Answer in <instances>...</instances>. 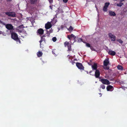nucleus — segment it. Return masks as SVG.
Masks as SVG:
<instances>
[{"label": "nucleus", "mask_w": 127, "mask_h": 127, "mask_svg": "<svg viewBox=\"0 0 127 127\" xmlns=\"http://www.w3.org/2000/svg\"><path fill=\"white\" fill-rule=\"evenodd\" d=\"M11 37L12 38L17 42L20 43L21 41L18 38L17 34L15 32H13L11 33Z\"/></svg>", "instance_id": "obj_1"}, {"label": "nucleus", "mask_w": 127, "mask_h": 127, "mask_svg": "<svg viewBox=\"0 0 127 127\" xmlns=\"http://www.w3.org/2000/svg\"><path fill=\"white\" fill-rule=\"evenodd\" d=\"M99 81H101L103 84L108 85L110 84V83L109 81L106 79H99Z\"/></svg>", "instance_id": "obj_2"}, {"label": "nucleus", "mask_w": 127, "mask_h": 127, "mask_svg": "<svg viewBox=\"0 0 127 127\" xmlns=\"http://www.w3.org/2000/svg\"><path fill=\"white\" fill-rule=\"evenodd\" d=\"M109 37L111 38V41H115L116 40V36L114 35L113 34L111 33L108 34Z\"/></svg>", "instance_id": "obj_3"}, {"label": "nucleus", "mask_w": 127, "mask_h": 127, "mask_svg": "<svg viewBox=\"0 0 127 127\" xmlns=\"http://www.w3.org/2000/svg\"><path fill=\"white\" fill-rule=\"evenodd\" d=\"M76 66L79 69L84 70V67L83 65L82 64L80 63L77 62L76 64Z\"/></svg>", "instance_id": "obj_4"}, {"label": "nucleus", "mask_w": 127, "mask_h": 127, "mask_svg": "<svg viewBox=\"0 0 127 127\" xmlns=\"http://www.w3.org/2000/svg\"><path fill=\"white\" fill-rule=\"evenodd\" d=\"M6 15L9 16L14 17L16 16V14L15 12H7L5 13Z\"/></svg>", "instance_id": "obj_5"}, {"label": "nucleus", "mask_w": 127, "mask_h": 127, "mask_svg": "<svg viewBox=\"0 0 127 127\" xmlns=\"http://www.w3.org/2000/svg\"><path fill=\"white\" fill-rule=\"evenodd\" d=\"M52 25L50 22H48L45 24V28L46 29H48L52 27Z\"/></svg>", "instance_id": "obj_6"}, {"label": "nucleus", "mask_w": 127, "mask_h": 127, "mask_svg": "<svg viewBox=\"0 0 127 127\" xmlns=\"http://www.w3.org/2000/svg\"><path fill=\"white\" fill-rule=\"evenodd\" d=\"M6 28L8 30H12L13 29V26L10 24H7L6 26Z\"/></svg>", "instance_id": "obj_7"}, {"label": "nucleus", "mask_w": 127, "mask_h": 127, "mask_svg": "<svg viewBox=\"0 0 127 127\" xmlns=\"http://www.w3.org/2000/svg\"><path fill=\"white\" fill-rule=\"evenodd\" d=\"M100 75L99 71L98 70H96L95 73V77L97 78L99 77Z\"/></svg>", "instance_id": "obj_8"}, {"label": "nucleus", "mask_w": 127, "mask_h": 127, "mask_svg": "<svg viewBox=\"0 0 127 127\" xmlns=\"http://www.w3.org/2000/svg\"><path fill=\"white\" fill-rule=\"evenodd\" d=\"M44 32V30L40 28L37 30V33L38 34L41 35L43 34Z\"/></svg>", "instance_id": "obj_9"}, {"label": "nucleus", "mask_w": 127, "mask_h": 127, "mask_svg": "<svg viewBox=\"0 0 127 127\" xmlns=\"http://www.w3.org/2000/svg\"><path fill=\"white\" fill-rule=\"evenodd\" d=\"M106 89L108 91H112L113 90L114 88L112 86L110 85H109L107 87Z\"/></svg>", "instance_id": "obj_10"}, {"label": "nucleus", "mask_w": 127, "mask_h": 127, "mask_svg": "<svg viewBox=\"0 0 127 127\" xmlns=\"http://www.w3.org/2000/svg\"><path fill=\"white\" fill-rule=\"evenodd\" d=\"M109 64L108 59H106L104 61L103 65L105 66H107Z\"/></svg>", "instance_id": "obj_11"}, {"label": "nucleus", "mask_w": 127, "mask_h": 127, "mask_svg": "<svg viewBox=\"0 0 127 127\" xmlns=\"http://www.w3.org/2000/svg\"><path fill=\"white\" fill-rule=\"evenodd\" d=\"M92 67L93 70H97V65L96 63H94L93 65L92 66Z\"/></svg>", "instance_id": "obj_12"}, {"label": "nucleus", "mask_w": 127, "mask_h": 127, "mask_svg": "<svg viewBox=\"0 0 127 127\" xmlns=\"http://www.w3.org/2000/svg\"><path fill=\"white\" fill-rule=\"evenodd\" d=\"M108 52L109 54L112 56L115 55L116 53L115 51H110V50H109Z\"/></svg>", "instance_id": "obj_13"}, {"label": "nucleus", "mask_w": 127, "mask_h": 127, "mask_svg": "<svg viewBox=\"0 0 127 127\" xmlns=\"http://www.w3.org/2000/svg\"><path fill=\"white\" fill-rule=\"evenodd\" d=\"M109 15L111 16H114L116 15V14L114 12L111 11H109Z\"/></svg>", "instance_id": "obj_14"}, {"label": "nucleus", "mask_w": 127, "mask_h": 127, "mask_svg": "<svg viewBox=\"0 0 127 127\" xmlns=\"http://www.w3.org/2000/svg\"><path fill=\"white\" fill-rule=\"evenodd\" d=\"M43 53L41 51H39L37 53V55L39 57H41Z\"/></svg>", "instance_id": "obj_15"}, {"label": "nucleus", "mask_w": 127, "mask_h": 127, "mask_svg": "<svg viewBox=\"0 0 127 127\" xmlns=\"http://www.w3.org/2000/svg\"><path fill=\"white\" fill-rule=\"evenodd\" d=\"M45 41V39L44 37H41V39L39 41V42L40 43V46L41 45V43L42 41Z\"/></svg>", "instance_id": "obj_16"}, {"label": "nucleus", "mask_w": 127, "mask_h": 127, "mask_svg": "<svg viewBox=\"0 0 127 127\" xmlns=\"http://www.w3.org/2000/svg\"><path fill=\"white\" fill-rule=\"evenodd\" d=\"M117 68L119 70H123V66L120 65H118Z\"/></svg>", "instance_id": "obj_17"}, {"label": "nucleus", "mask_w": 127, "mask_h": 127, "mask_svg": "<svg viewBox=\"0 0 127 127\" xmlns=\"http://www.w3.org/2000/svg\"><path fill=\"white\" fill-rule=\"evenodd\" d=\"M71 45L70 44L67 46L68 50L67 51H72V49L71 48Z\"/></svg>", "instance_id": "obj_18"}, {"label": "nucleus", "mask_w": 127, "mask_h": 127, "mask_svg": "<svg viewBox=\"0 0 127 127\" xmlns=\"http://www.w3.org/2000/svg\"><path fill=\"white\" fill-rule=\"evenodd\" d=\"M37 0H30L31 3L32 4H34L36 2Z\"/></svg>", "instance_id": "obj_19"}, {"label": "nucleus", "mask_w": 127, "mask_h": 127, "mask_svg": "<svg viewBox=\"0 0 127 127\" xmlns=\"http://www.w3.org/2000/svg\"><path fill=\"white\" fill-rule=\"evenodd\" d=\"M123 4V3L120 2V3H117V5L118 6L121 7Z\"/></svg>", "instance_id": "obj_20"}, {"label": "nucleus", "mask_w": 127, "mask_h": 127, "mask_svg": "<svg viewBox=\"0 0 127 127\" xmlns=\"http://www.w3.org/2000/svg\"><path fill=\"white\" fill-rule=\"evenodd\" d=\"M70 44H69V42L67 41L65 42L64 43V45L65 47H66V46H68V45Z\"/></svg>", "instance_id": "obj_21"}, {"label": "nucleus", "mask_w": 127, "mask_h": 127, "mask_svg": "<svg viewBox=\"0 0 127 127\" xmlns=\"http://www.w3.org/2000/svg\"><path fill=\"white\" fill-rule=\"evenodd\" d=\"M116 41L119 42L121 44H122L123 42L122 40L120 39H117L116 40Z\"/></svg>", "instance_id": "obj_22"}, {"label": "nucleus", "mask_w": 127, "mask_h": 127, "mask_svg": "<svg viewBox=\"0 0 127 127\" xmlns=\"http://www.w3.org/2000/svg\"><path fill=\"white\" fill-rule=\"evenodd\" d=\"M110 4V3L109 2H107L105 3V4L104 6H105L108 7V6Z\"/></svg>", "instance_id": "obj_23"}, {"label": "nucleus", "mask_w": 127, "mask_h": 127, "mask_svg": "<svg viewBox=\"0 0 127 127\" xmlns=\"http://www.w3.org/2000/svg\"><path fill=\"white\" fill-rule=\"evenodd\" d=\"M107 7L104 6L103 8V10L104 12H106L107 11Z\"/></svg>", "instance_id": "obj_24"}, {"label": "nucleus", "mask_w": 127, "mask_h": 127, "mask_svg": "<svg viewBox=\"0 0 127 127\" xmlns=\"http://www.w3.org/2000/svg\"><path fill=\"white\" fill-rule=\"evenodd\" d=\"M100 87L102 89H104L105 88V86L103 84H101L100 85Z\"/></svg>", "instance_id": "obj_25"}, {"label": "nucleus", "mask_w": 127, "mask_h": 127, "mask_svg": "<svg viewBox=\"0 0 127 127\" xmlns=\"http://www.w3.org/2000/svg\"><path fill=\"white\" fill-rule=\"evenodd\" d=\"M73 29V28L71 26H70L69 28L68 29V30L69 31H72Z\"/></svg>", "instance_id": "obj_26"}, {"label": "nucleus", "mask_w": 127, "mask_h": 127, "mask_svg": "<svg viewBox=\"0 0 127 127\" xmlns=\"http://www.w3.org/2000/svg\"><path fill=\"white\" fill-rule=\"evenodd\" d=\"M46 31L47 32L46 34H47V35H46V36L48 37L49 36L50 33L49 32V31H48L47 30H46Z\"/></svg>", "instance_id": "obj_27"}, {"label": "nucleus", "mask_w": 127, "mask_h": 127, "mask_svg": "<svg viewBox=\"0 0 127 127\" xmlns=\"http://www.w3.org/2000/svg\"><path fill=\"white\" fill-rule=\"evenodd\" d=\"M86 44V46L88 47H91L90 45V44L86 42H85Z\"/></svg>", "instance_id": "obj_28"}, {"label": "nucleus", "mask_w": 127, "mask_h": 127, "mask_svg": "<svg viewBox=\"0 0 127 127\" xmlns=\"http://www.w3.org/2000/svg\"><path fill=\"white\" fill-rule=\"evenodd\" d=\"M70 36L71 38L73 37L74 39H75V38H76V36L72 34H71V35H70Z\"/></svg>", "instance_id": "obj_29"}, {"label": "nucleus", "mask_w": 127, "mask_h": 127, "mask_svg": "<svg viewBox=\"0 0 127 127\" xmlns=\"http://www.w3.org/2000/svg\"><path fill=\"white\" fill-rule=\"evenodd\" d=\"M63 11L62 10H60V9L59 8L58 9V13H63Z\"/></svg>", "instance_id": "obj_30"}, {"label": "nucleus", "mask_w": 127, "mask_h": 127, "mask_svg": "<svg viewBox=\"0 0 127 127\" xmlns=\"http://www.w3.org/2000/svg\"><path fill=\"white\" fill-rule=\"evenodd\" d=\"M52 39L54 42H55L56 41L57 38L56 37H54L52 38Z\"/></svg>", "instance_id": "obj_31"}, {"label": "nucleus", "mask_w": 127, "mask_h": 127, "mask_svg": "<svg viewBox=\"0 0 127 127\" xmlns=\"http://www.w3.org/2000/svg\"><path fill=\"white\" fill-rule=\"evenodd\" d=\"M106 67H103V68L105 69L108 70L109 69V67H108L105 66Z\"/></svg>", "instance_id": "obj_32"}, {"label": "nucleus", "mask_w": 127, "mask_h": 127, "mask_svg": "<svg viewBox=\"0 0 127 127\" xmlns=\"http://www.w3.org/2000/svg\"><path fill=\"white\" fill-rule=\"evenodd\" d=\"M50 4H52L53 2V0H48Z\"/></svg>", "instance_id": "obj_33"}, {"label": "nucleus", "mask_w": 127, "mask_h": 127, "mask_svg": "<svg viewBox=\"0 0 127 127\" xmlns=\"http://www.w3.org/2000/svg\"><path fill=\"white\" fill-rule=\"evenodd\" d=\"M67 57L68 58L70 59H71L72 58V57L71 56H70L69 55H68L67 56Z\"/></svg>", "instance_id": "obj_34"}, {"label": "nucleus", "mask_w": 127, "mask_h": 127, "mask_svg": "<svg viewBox=\"0 0 127 127\" xmlns=\"http://www.w3.org/2000/svg\"><path fill=\"white\" fill-rule=\"evenodd\" d=\"M68 0H63V1L64 3H66L67 1Z\"/></svg>", "instance_id": "obj_35"}, {"label": "nucleus", "mask_w": 127, "mask_h": 127, "mask_svg": "<svg viewBox=\"0 0 127 127\" xmlns=\"http://www.w3.org/2000/svg\"><path fill=\"white\" fill-rule=\"evenodd\" d=\"M90 47V48L91 49V50H94V49L93 48V46H91Z\"/></svg>", "instance_id": "obj_36"}, {"label": "nucleus", "mask_w": 127, "mask_h": 127, "mask_svg": "<svg viewBox=\"0 0 127 127\" xmlns=\"http://www.w3.org/2000/svg\"><path fill=\"white\" fill-rule=\"evenodd\" d=\"M49 32L50 33H52L53 32V30L51 29V30H50Z\"/></svg>", "instance_id": "obj_37"}, {"label": "nucleus", "mask_w": 127, "mask_h": 127, "mask_svg": "<svg viewBox=\"0 0 127 127\" xmlns=\"http://www.w3.org/2000/svg\"><path fill=\"white\" fill-rule=\"evenodd\" d=\"M67 37L69 39H70V38H71L70 36V35H68Z\"/></svg>", "instance_id": "obj_38"}, {"label": "nucleus", "mask_w": 127, "mask_h": 127, "mask_svg": "<svg viewBox=\"0 0 127 127\" xmlns=\"http://www.w3.org/2000/svg\"><path fill=\"white\" fill-rule=\"evenodd\" d=\"M46 36V35H43L42 36H41V37H45Z\"/></svg>", "instance_id": "obj_39"}, {"label": "nucleus", "mask_w": 127, "mask_h": 127, "mask_svg": "<svg viewBox=\"0 0 127 127\" xmlns=\"http://www.w3.org/2000/svg\"><path fill=\"white\" fill-rule=\"evenodd\" d=\"M71 63L73 65L74 64V63H75V62L74 61H72Z\"/></svg>", "instance_id": "obj_40"}, {"label": "nucleus", "mask_w": 127, "mask_h": 127, "mask_svg": "<svg viewBox=\"0 0 127 127\" xmlns=\"http://www.w3.org/2000/svg\"><path fill=\"white\" fill-rule=\"evenodd\" d=\"M125 0H120V2H121L123 1H125Z\"/></svg>", "instance_id": "obj_41"}, {"label": "nucleus", "mask_w": 127, "mask_h": 127, "mask_svg": "<svg viewBox=\"0 0 127 127\" xmlns=\"http://www.w3.org/2000/svg\"><path fill=\"white\" fill-rule=\"evenodd\" d=\"M63 26L62 25L61 26V28L63 29Z\"/></svg>", "instance_id": "obj_42"}, {"label": "nucleus", "mask_w": 127, "mask_h": 127, "mask_svg": "<svg viewBox=\"0 0 127 127\" xmlns=\"http://www.w3.org/2000/svg\"><path fill=\"white\" fill-rule=\"evenodd\" d=\"M92 72V70H91V71H90L89 72V73H91Z\"/></svg>", "instance_id": "obj_43"}, {"label": "nucleus", "mask_w": 127, "mask_h": 127, "mask_svg": "<svg viewBox=\"0 0 127 127\" xmlns=\"http://www.w3.org/2000/svg\"><path fill=\"white\" fill-rule=\"evenodd\" d=\"M99 94L101 95V93H99Z\"/></svg>", "instance_id": "obj_44"}, {"label": "nucleus", "mask_w": 127, "mask_h": 127, "mask_svg": "<svg viewBox=\"0 0 127 127\" xmlns=\"http://www.w3.org/2000/svg\"><path fill=\"white\" fill-rule=\"evenodd\" d=\"M87 74L88 73V72L87 71Z\"/></svg>", "instance_id": "obj_45"}, {"label": "nucleus", "mask_w": 127, "mask_h": 127, "mask_svg": "<svg viewBox=\"0 0 127 127\" xmlns=\"http://www.w3.org/2000/svg\"><path fill=\"white\" fill-rule=\"evenodd\" d=\"M81 40H82V39H81Z\"/></svg>", "instance_id": "obj_46"}]
</instances>
